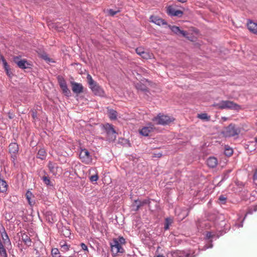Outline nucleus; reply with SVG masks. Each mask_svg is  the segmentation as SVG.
Returning <instances> with one entry per match:
<instances>
[{"mask_svg": "<svg viewBox=\"0 0 257 257\" xmlns=\"http://www.w3.org/2000/svg\"><path fill=\"white\" fill-rule=\"evenodd\" d=\"M215 107L219 109H230L236 110L241 109V106L233 101L229 100H223L219 103L214 104Z\"/></svg>", "mask_w": 257, "mask_h": 257, "instance_id": "nucleus-1", "label": "nucleus"}, {"mask_svg": "<svg viewBox=\"0 0 257 257\" xmlns=\"http://www.w3.org/2000/svg\"><path fill=\"white\" fill-rule=\"evenodd\" d=\"M240 132V128L234 124L231 123L224 128L222 134L225 137H232L238 136Z\"/></svg>", "mask_w": 257, "mask_h": 257, "instance_id": "nucleus-2", "label": "nucleus"}, {"mask_svg": "<svg viewBox=\"0 0 257 257\" xmlns=\"http://www.w3.org/2000/svg\"><path fill=\"white\" fill-rule=\"evenodd\" d=\"M174 119L173 117L160 113L156 117H154L152 120L157 124L165 125L170 124Z\"/></svg>", "mask_w": 257, "mask_h": 257, "instance_id": "nucleus-3", "label": "nucleus"}, {"mask_svg": "<svg viewBox=\"0 0 257 257\" xmlns=\"http://www.w3.org/2000/svg\"><path fill=\"white\" fill-rule=\"evenodd\" d=\"M103 128L106 133V138L109 142H114L116 138V132L114 130L113 126L109 123H106L103 125Z\"/></svg>", "mask_w": 257, "mask_h": 257, "instance_id": "nucleus-4", "label": "nucleus"}, {"mask_svg": "<svg viewBox=\"0 0 257 257\" xmlns=\"http://www.w3.org/2000/svg\"><path fill=\"white\" fill-rule=\"evenodd\" d=\"M79 159L83 163L86 165L91 164L92 162V156L86 149H80Z\"/></svg>", "mask_w": 257, "mask_h": 257, "instance_id": "nucleus-5", "label": "nucleus"}, {"mask_svg": "<svg viewBox=\"0 0 257 257\" xmlns=\"http://www.w3.org/2000/svg\"><path fill=\"white\" fill-rule=\"evenodd\" d=\"M110 246L113 256L117 255L118 253H123L124 252L121 245L119 244L116 240L113 239L112 242L110 243Z\"/></svg>", "mask_w": 257, "mask_h": 257, "instance_id": "nucleus-6", "label": "nucleus"}, {"mask_svg": "<svg viewBox=\"0 0 257 257\" xmlns=\"http://www.w3.org/2000/svg\"><path fill=\"white\" fill-rule=\"evenodd\" d=\"M48 167L50 172L54 176H60L62 173L61 167L55 163L49 162Z\"/></svg>", "mask_w": 257, "mask_h": 257, "instance_id": "nucleus-7", "label": "nucleus"}, {"mask_svg": "<svg viewBox=\"0 0 257 257\" xmlns=\"http://www.w3.org/2000/svg\"><path fill=\"white\" fill-rule=\"evenodd\" d=\"M19 151V146L17 143H12L9 145V153L11 154L12 161L15 164Z\"/></svg>", "mask_w": 257, "mask_h": 257, "instance_id": "nucleus-8", "label": "nucleus"}, {"mask_svg": "<svg viewBox=\"0 0 257 257\" xmlns=\"http://www.w3.org/2000/svg\"><path fill=\"white\" fill-rule=\"evenodd\" d=\"M14 62L21 69L30 68L31 64L25 59H21L18 56H15L13 58Z\"/></svg>", "mask_w": 257, "mask_h": 257, "instance_id": "nucleus-9", "label": "nucleus"}, {"mask_svg": "<svg viewBox=\"0 0 257 257\" xmlns=\"http://www.w3.org/2000/svg\"><path fill=\"white\" fill-rule=\"evenodd\" d=\"M155 130V127L152 123H148L146 126L143 127L139 130L141 135L144 136H148L150 134L153 132Z\"/></svg>", "mask_w": 257, "mask_h": 257, "instance_id": "nucleus-10", "label": "nucleus"}, {"mask_svg": "<svg viewBox=\"0 0 257 257\" xmlns=\"http://www.w3.org/2000/svg\"><path fill=\"white\" fill-rule=\"evenodd\" d=\"M58 80L60 87L63 91V93L66 96H69L71 92L67 87L66 81L61 76H58Z\"/></svg>", "mask_w": 257, "mask_h": 257, "instance_id": "nucleus-11", "label": "nucleus"}, {"mask_svg": "<svg viewBox=\"0 0 257 257\" xmlns=\"http://www.w3.org/2000/svg\"><path fill=\"white\" fill-rule=\"evenodd\" d=\"M167 13L171 16H177L180 17L183 14V12L181 10H177L172 6H169L167 8Z\"/></svg>", "mask_w": 257, "mask_h": 257, "instance_id": "nucleus-12", "label": "nucleus"}, {"mask_svg": "<svg viewBox=\"0 0 257 257\" xmlns=\"http://www.w3.org/2000/svg\"><path fill=\"white\" fill-rule=\"evenodd\" d=\"M93 93L98 96H102L104 94V91L102 88L98 85V84L95 83L93 85L89 87Z\"/></svg>", "mask_w": 257, "mask_h": 257, "instance_id": "nucleus-13", "label": "nucleus"}, {"mask_svg": "<svg viewBox=\"0 0 257 257\" xmlns=\"http://www.w3.org/2000/svg\"><path fill=\"white\" fill-rule=\"evenodd\" d=\"M89 179L91 182H96L98 179V172L96 168H91L89 170Z\"/></svg>", "mask_w": 257, "mask_h": 257, "instance_id": "nucleus-14", "label": "nucleus"}, {"mask_svg": "<svg viewBox=\"0 0 257 257\" xmlns=\"http://www.w3.org/2000/svg\"><path fill=\"white\" fill-rule=\"evenodd\" d=\"M0 232L1 234V237L3 239L2 243H3V245H11V243L10 239L4 227H3L1 229H0Z\"/></svg>", "mask_w": 257, "mask_h": 257, "instance_id": "nucleus-15", "label": "nucleus"}, {"mask_svg": "<svg viewBox=\"0 0 257 257\" xmlns=\"http://www.w3.org/2000/svg\"><path fill=\"white\" fill-rule=\"evenodd\" d=\"M150 22L155 23V24L161 26V25H168L167 22L163 19L160 17L156 16H152L150 18Z\"/></svg>", "mask_w": 257, "mask_h": 257, "instance_id": "nucleus-16", "label": "nucleus"}, {"mask_svg": "<svg viewBox=\"0 0 257 257\" xmlns=\"http://www.w3.org/2000/svg\"><path fill=\"white\" fill-rule=\"evenodd\" d=\"M71 84L72 90L74 93L79 94L83 92V87L81 84L75 82H72Z\"/></svg>", "mask_w": 257, "mask_h": 257, "instance_id": "nucleus-17", "label": "nucleus"}, {"mask_svg": "<svg viewBox=\"0 0 257 257\" xmlns=\"http://www.w3.org/2000/svg\"><path fill=\"white\" fill-rule=\"evenodd\" d=\"M247 28L252 33L257 35V23L249 20L247 24Z\"/></svg>", "mask_w": 257, "mask_h": 257, "instance_id": "nucleus-18", "label": "nucleus"}, {"mask_svg": "<svg viewBox=\"0 0 257 257\" xmlns=\"http://www.w3.org/2000/svg\"><path fill=\"white\" fill-rule=\"evenodd\" d=\"M168 27L172 30L173 32H174L176 34H181L183 36L186 37L187 33L186 31L181 30L178 27L173 26H171L170 25H167Z\"/></svg>", "mask_w": 257, "mask_h": 257, "instance_id": "nucleus-19", "label": "nucleus"}, {"mask_svg": "<svg viewBox=\"0 0 257 257\" xmlns=\"http://www.w3.org/2000/svg\"><path fill=\"white\" fill-rule=\"evenodd\" d=\"M217 159L214 157H209L207 160V165L210 168H214L217 166Z\"/></svg>", "mask_w": 257, "mask_h": 257, "instance_id": "nucleus-20", "label": "nucleus"}, {"mask_svg": "<svg viewBox=\"0 0 257 257\" xmlns=\"http://www.w3.org/2000/svg\"><path fill=\"white\" fill-rule=\"evenodd\" d=\"M8 188V185L6 181L0 178V192L2 193H6Z\"/></svg>", "mask_w": 257, "mask_h": 257, "instance_id": "nucleus-21", "label": "nucleus"}, {"mask_svg": "<svg viewBox=\"0 0 257 257\" xmlns=\"http://www.w3.org/2000/svg\"><path fill=\"white\" fill-rule=\"evenodd\" d=\"M22 240L28 246L31 245L32 241L30 237L25 233L22 234Z\"/></svg>", "mask_w": 257, "mask_h": 257, "instance_id": "nucleus-22", "label": "nucleus"}, {"mask_svg": "<svg viewBox=\"0 0 257 257\" xmlns=\"http://www.w3.org/2000/svg\"><path fill=\"white\" fill-rule=\"evenodd\" d=\"M135 87L138 90L144 92L148 91V89L147 87L141 82L136 83L135 85Z\"/></svg>", "mask_w": 257, "mask_h": 257, "instance_id": "nucleus-23", "label": "nucleus"}, {"mask_svg": "<svg viewBox=\"0 0 257 257\" xmlns=\"http://www.w3.org/2000/svg\"><path fill=\"white\" fill-rule=\"evenodd\" d=\"M46 157V152L44 149H41L39 150L37 154V158L43 160L45 159Z\"/></svg>", "mask_w": 257, "mask_h": 257, "instance_id": "nucleus-24", "label": "nucleus"}, {"mask_svg": "<svg viewBox=\"0 0 257 257\" xmlns=\"http://www.w3.org/2000/svg\"><path fill=\"white\" fill-rule=\"evenodd\" d=\"M108 116L110 119H116L117 117V112L113 109H109L108 111Z\"/></svg>", "mask_w": 257, "mask_h": 257, "instance_id": "nucleus-25", "label": "nucleus"}, {"mask_svg": "<svg viewBox=\"0 0 257 257\" xmlns=\"http://www.w3.org/2000/svg\"><path fill=\"white\" fill-rule=\"evenodd\" d=\"M61 251L63 252H66L69 250L70 245H68L65 242H60V243Z\"/></svg>", "mask_w": 257, "mask_h": 257, "instance_id": "nucleus-26", "label": "nucleus"}, {"mask_svg": "<svg viewBox=\"0 0 257 257\" xmlns=\"http://www.w3.org/2000/svg\"><path fill=\"white\" fill-rule=\"evenodd\" d=\"M173 222V219H172L171 218H166L165 222L164 229L165 230L168 229L170 225H171L172 224Z\"/></svg>", "mask_w": 257, "mask_h": 257, "instance_id": "nucleus-27", "label": "nucleus"}, {"mask_svg": "<svg viewBox=\"0 0 257 257\" xmlns=\"http://www.w3.org/2000/svg\"><path fill=\"white\" fill-rule=\"evenodd\" d=\"M42 180L46 185L50 186H53V184L52 183V182L48 176H43L42 178Z\"/></svg>", "mask_w": 257, "mask_h": 257, "instance_id": "nucleus-28", "label": "nucleus"}, {"mask_svg": "<svg viewBox=\"0 0 257 257\" xmlns=\"http://www.w3.org/2000/svg\"><path fill=\"white\" fill-rule=\"evenodd\" d=\"M86 78H87V81L88 84H89V87L90 86H91L92 85H93L95 83H96V82H95L93 80L92 76L89 74H87Z\"/></svg>", "mask_w": 257, "mask_h": 257, "instance_id": "nucleus-29", "label": "nucleus"}, {"mask_svg": "<svg viewBox=\"0 0 257 257\" xmlns=\"http://www.w3.org/2000/svg\"><path fill=\"white\" fill-rule=\"evenodd\" d=\"M139 204H140V200H136L134 201L132 204V207L134 208V210L135 211H138L141 207V206L139 205Z\"/></svg>", "mask_w": 257, "mask_h": 257, "instance_id": "nucleus-30", "label": "nucleus"}, {"mask_svg": "<svg viewBox=\"0 0 257 257\" xmlns=\"http://www.w3.org/2000/svg\"><path fill=\"white\" fill-rule=\"evenodd\" d=\"M51 254L53 257H60V251L58 248H52L51 250Z\"/></svg>", "mask_w": 257, "mask_h": 257, "instance_id": "nucleus-31", "label": "nucleus"}, {"mask_svg": "<svg viewBox=\"0 0 257 257\" xmlns=\"http://www.w3.org/2000/svg\"><path fill=\"white\" fill-rule=\"evenodd\" d=\"M152 55H153L152 53L145 51L143 53L141 56L144 59H149L152 58Z\"/></svg>", "mask_w": 257, "mask_h": 257, "instance_id": "nucleus-32", "label": "nucleus"}, {"mask_svg": "<svg viewBox=\"0 0 257 257\" xmlns=\"http://www.w3.org/2000/svg\"><path fill=\"white\" fill-rule=\"evenodd\" d=\"M197 117L202 120H208L210 119V116H208L205 113L198 114Z\"/></svg>", "mask_w": 257, "mask_h": 257, "instance_id": "nucleus-33", "label": "nucleus"}, {"mask_svg": "<svg viewBox=\"0 0 257 257\" xmlns=\"http://www.w3.org/2000/svg\"><path fill=\"white\" fill-rule=\"evenodd\" d=\"M32 196H33V194L31 193V192H30V191H28L26 192V198H27L29 204L31 205H32V202L31 201V198L32 197Z\"/></svg>", "mask_w": 257, "mask_h": 257, "instance_id": "nucleus-34", "label": "nucleus"}, {"mask_svg": "<svg viewBox=\"0 0 257 257\" xmlns=\"http://www.w3.org/2000/svg\"><path fill=\"white\" fill-rule=\"evenodd\" d=\"M113 240H116L117 241L118 243L121 245L122 244H124L125 243V239L123 237H119L117 238H114Z\"/></svg>", "mask_w": 257, "mask_h": 257, "instance_id": "nucleus-35", "label": "nucleus"}, {"mask_svg": "<svg viewBox=\"0 0 257 257\" xmlns=\"http://www.w3.org/2000/svg\"><path fill=\"white\" fill-rule=\"evenodd\" d=\"M225 155L227 156H230L233 154V150L230 148H226L224 152Z\"/></svg>", "mask_w": 257, "mask_h": 257, "instance_id": "nucleus-36", "label": "nucleus"}, {"mask_svg": "<svg viewBox=\"0 0 257 257\" xmlns=\"http://www.w3.org/2000/svg\"><path fill=\"white\" fill-rule=\"evenodd\" d=\"M150 203V201L149 199H145L143 201L140 200V204H139V205L141 207L146 204H149Z\"/></svg>", "mask_w": 257, "mask_h": 257, "instance_id": "nucleus-37", "label": "nucleus"}, {"mask_svg": "<svg viewBox=\"0 0 257 257\" xmlns=\"http://www.w3.org/2000/svg\"><path fill=\"white\" fill-rule=\"evenodd\" d=\"M4 68L5 69V71H6V73L7 74V75L9 76V77H11V75H12V73L10 71V69L9 68V66L8 65V64H7V66H4Z\"/></svg>", "mask_w": 257, "mask_h": 257, "instance_id": "nucleus-38", "label": "nucleus"}, {"mask_svg": "<svg viewBox=\"0 0 257 257\" xmlns=\"http://www.w3.org/2000/svg\"><path fill=\"white\" fill-rule=\"evenodd\" d=\"M136 52L138 55L141 56L143 54V53L145 52V51L144 50V48L140 47L136 49Z\"/></svg>", "mask_w": 257, "mask_h": 257, "instance_id": "nucleus-39", "label": "nucleus"}, {"mask_svg": "<svg viewBox=\"0 0 257 257\" xmlns=\"http://www.w3.org/2000/svg\"><path fill=\"white\" fill-rule=\"evenodd\" d=\"M172 257H182L181 252L179 251H174L172 253Z\"/></svg>", "mask_w": 257, "mask_h": 257, "instance_id": "nucleus-40", "label": "nucleus"}, {"mask_svg": "<svg viewBox=\"0 0 257 257\" xmlns=\"http://www.w3.org/2000/svg\"><path fill=\"white\" fill-rule=\"evenodd\" d=\"M32 116L34 120H36V119H37V113L36 110H32Z\"/></svg>", "mask_w": 257, "mask_h": 257, "instance_id": "nucleus-41", "label": "nucleus"}, {"mask_svg": "<svg viewBox=\"0 0 257 257\" xmlns=\"http://www.w3.org/2000/svg\"><path fill=\"white\" fill-rule=\"evenodd\" d=\"M253 182L257 184V170H255L253 175Z\"/></svg>", "mask_w": 257, "mask_h": 257, "instance_id": "nucleus-42", "label": "nucleus"}, {"mask_svg": "<svg viewBox=\"0 0 257 257\" xmlns=\"http://www.w3.org/2000/svg\"><path fill=\"white\" fill-rule=\"evenodd\" d=\"M0 58L2 60V62H3V65L4 66H7V62L6 61V60H5V59L4 58V56H2V55H1L0 56Z\"/></svg>", "mask_w": 257, "mask_h": 257, "instance_id": "nucleus-43", "label": "nucleus"}, {"mask_svg": "<svg viewBox=\"0 0 257 257\" xmlns=\"http://www.w3.org/2000/svg\"><path fill=\"white\" fill-rule=\"evenodd\" d=\"M119 11H114L112 9L109 10V14L110 16H113L115 14H116Z\"/></svg>", "mask_w": 257, "mask_h": 257, "instance_id": "nucleus-44", "label": "nucleus"}, {"mask_svg": "<svg viewBox=\"0 0 257 257\" xmlns=\"http://www.w3.org/2000/svg\"><path fill=\"white\" fill-rule=\"evenodd\" d=\"M81 246L82 247V249L84 250H86L88 251V248L86 245L84 243H81Z\"/></svg>", "mask_w": 257, "mask_h": 257, "instance_id": "nucleus-45", "label": "nucleus"}, {"mask_svg": "<svg viewBox=\"0 0 257 257\" xmlns=\"http://www.w3.org/2000/svg\"><path fill=\"white\" fill-rule=\"evenodd\" d=\"M219 200L221 201H225L226 200V198L223 196H220L219 198Z\"/></svg>", "mask_w": 257, "mask_h": 257, "instance_id": "nucleus-46", "label": "nucleus"}, {"mask_svg": "<svg viewBox=\"0 0 257 257\" xmlns=\"http://www.w3.org/2000/svg\"><path fill=\"white\" fill-rule=\"evenodd\" d=\"M162 156V154L161 153H158L157 154H154V157H158V158H160Z\"/></svg>", "mask_w": 257, "mask_h": 257, "instance_id": "nucleus-47", "label": "nucleus"}, {"mask_svg": "<svg viewBox=\"0 0 257 257\" xmlns=\"http://www.w3.org/2000/svg\"><path fill=\"white\" fill-rule=\"evenodd\" d=\"M177 1L182 3H184L187 2V0H177Z\"/></svg>", "mask_w": 257, "mask_h": 257, "instance_id": "nucleus-48", "label": "nucleus"}, {"mask_svg": "<svg viewBox=\"0 0 257 257\" xmlns=\"http://www.w3.org/2000/svg\"><path fill=\"white\" fill-rule=\"evenodd\" d=\"M157 257H164V256L162 254H159Z\"/></svg>", "mask_w": 257, "mask_h": 257, "instance_id": "nucleus-49", "label": "nucleus"}, {"mask_svg": "<svg viewBox=\"0 0 257 257\" xmlns=\"http://www.w3.org/2000/svg\"><path fill=\"white\" fill-rule=\"evenodd\" d=\"M255 141L257 143V136L255 138Z\"/></svg>", "mask_w": 257, "mask_h": 257, "instance_id": "nucleus-50", "label": "nucleus"}, {"mask_svg": "<svg viewBox=\"0 0 257 257\" xmlns=\"http://www.w3.org/2000/svg\"><path fill=\"white\" fill-rule=\"evenodd\" d=\"M44 59H45V60H47V56H46V57L44 58Z\"/></svg>", "mask_w": 257, "mask_h": 257, "instance_id": "nucleus-51", "label": "nucleus"}]
</instances>
